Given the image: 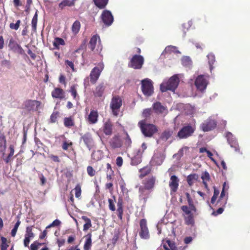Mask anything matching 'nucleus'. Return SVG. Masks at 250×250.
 <instances>
[{"instance_id": "22", "label": "nucleus", "mask_w": 250, "mask_h": 250, "mask_svg": "<svg viewBox=\"0 0 250 250\" xmlns=\"http://www.w3.org/2000/svg\"><path fill=\"white\" fill-rule=\"evenodd\" d=\"M99 117L98 112L97 110H92L87 118V122L90 124H95L97 123Z\"/></svg>"}, {"instance_id": "48", "label": "nucleus", "mask_w": 250, "mask_h": 250, "mask_svg": "<svg viewBox=\"0 0 250 250\" xmlns=\"http://www.w3.org/2000/svg\"><path fill=\"white\" fill-rule=\"evenodd\" d=\"M59 113L58 111L53 112L50 116V122L51 123H55L57 120V118L59 116Z\"/></svg>"}, {"instance_id": "36", "label": "nucleus", "mask_w": 250, "mask_h": 250, "mask_svg": "<svg viewBox=\"0 0 250 250\" xmlns=\"http://www.w3.org/2000/svg\"><path fill=\"white\" fill-rule=\"evenodd\" d=\"M184 218L185 224L188 225H193L194 224V219L193 214L192 213L189 215H184Z\"/></svg>"}, {"instance_id": "52", "label": "nucleus", "mask_w": 250, "mask_h": 250, "mask_svg": "<svg viewBox=\"0 0 250 250\" xmlns=\"http://www.w3.org/2000/svg\"><path fill=\"white\" fill-rule=\"evenodd\" d=\"M74 190L75 191V196L77 198H79L81 195V186L79 184L76 185L74 188Z\"/></svg>"}, {"instance_id": "19", "label": "nucleus", "mask_w": 250, "mask_h": 250, "mask_svg": "<svg viewBox=\"0 0 250 250\" xmlns=\"http://www.w3.org/2000/svg\"><path fill=\"white\" fill-rule=\"evenodd\" d=\"M109 144L112 148H120L122 146V141L118 135H115L109 142Z\"/></svg>"}, {"instance_id": "62", "label": "nucleus", "mask_w": 250, "mask_h": 250, "mask_svg": "<svg viewBox=\"0 0 250 250\" xmlns=\"http://www.w3.org/2000/svg\"><path fill=\"white\" fill-rule=\"evenodd\" d=\"M117 208H123L124 207V201L122 197H119L117 201Z\"/></svg>"}, {"instance_id": "56", "label": "nucleus", "mask_w": 250, "mask_h": 250, "mask_svg": "<svg viewBox=\"0 0 250 250\" xmlns=\"http://www.w3.org/2000/svg\"><path fill=\"white\" fill-rule=\"evenodd\" d=\"M117 213L119 219L122 220L123 218L124 209L123 208H117Z\"/></svg>"}, {"instance_id": "60", "label": "nucleus", "mask_w": 250, "mask_h": 250, "mask_svg": "<svg viewBox=\"0 0 250 250\" xmlns=\"http://www.w3.org/2000/svg\"><path fill=\"white\" fill-rule=\"evenodd\" d=\"M48 157L50 159H51L53 162L58 163L60 162V159H59V157L56 155L51 154L49 155Z\"/></svg>"}, {"instance_id": "40", "label": "nucleus", "mask_w": 250, "mask_h": 250, "mask_svg": "<svg viewBox=\"0 0 250 250\" xmlns=\"http://www.w3.org/2000/svg\"><path fill=\"white\" fill-rule=\"evenodd\" d=\"M34 226H28L26 228L25 236L29 237L31 238H33L35 236V234L33 232V228Z\"/></svg>"}, {"instance_id": "45", "label": "nucleus", "mask_w": 250, "mask_h": 250, "mask_svg": "<svg viewBox=\"0 0 250 250\" xmlns=\"http://www.w3.org/2000/svg\"><path fill=\"white\" fill-rule=\"evenodd\" d=\"M44 243H41L38 241H35L30 245V250H38L39 247L44 245Z\"/></svg>"}, {"instance_id": "1", "label": "nucleus", "mask_w": 250, "mask_h": 250, "mask_svg": "<svg viewBox=\"0 0 250 250\" xmlns=\"http://www.w3.org/2000/svg\"><path fill=\"white\" fill-rule=\"evenodd\" d=\"M138 125L143 134L146 137H151L158 131V127L152 124H147L145 120H141Z\"/></svg>"}, {"instance_id": "51", "label": "nucleus", "mask_w": 250, "mask_h": 250, "mask_svg": "<svg viewBox=\"0 0 250 250\" xmlns=\"http://www.w3.org/2000/svg\"><path fill=\"white\" fill-rule=\"evenodd\" d=\"M88 175L90 177H93L96 174V171L91 166H88L86 168Z\"/></svg>"}, {"instance_id": "29", "label": "nucleus", "mask_w": 250, "mask_h": 250, "mask_svg": "<svg viewBox=\"0 0 250 250\" xmlns=\"http://www.w3.org/2000/svg\"><path fill=\"white\" fill-rule=\"evenodd\" d=\"M185 195L186 196L188 203L189 207V208L191 209V210H193V212H196L197 211V208L194 205L193 201L189 193L188 192H186L185 193Z\"/></svg>"}, {"instance_id": "38", "label": "nucleus", "mask_w": 250, "mask_h": 250, "mask_svg": "<svg viewBox=\"0 0 250 250\" xmlns=\"http://www.w3.org/2000/svg\"><path fill=\"white\" fill-rule=\"evenodd\" d=\"M10 150V153L8 154V156L4 158L3 160L6 164H8L12 160L11 157L13 156L14 153V146L13 145H10L9 147Z\"/></svg>"}, {"instance_id": "42", "label": "nucleus", "mask_w": 250, "mask_h": 250, "mask_svg": "<svg viewBox=\"0 0 250 250\" xmlns=\"http://www.w3.org/2000/svg\"><path fill=\"white\" fill-rule=\"evenodd\" d=\"M142 162V158L139 155L134 156L131 161V165L132 166H137Z\"/></svg>"}, {"instance_id": "63", "label": "nucleus", "mask_w": 250, "mask_h": 250, "mask_svg": "<svg viewBox=\"0 0 250 250\" xmlns=\"http://www.w3.org/2000/svg\"><path fill=\"white\" fill-rule=\"evenodd\" d=\"M31 239V238L29 237L25 236L23 240V245L25 247H29V244Z\"/></svg>"}, {"instance_id": "35", "label": "nucleus", "mask_w": 250, "mask_h": 250, "mask_svg": "<svg viewBox=\"0 0 250 250\" xmlns=\"http://www.w3.org/2000/svg\"><path fill=\"white\" fill-rule=\"evenodd\" d=\"M95 5L100 9H104L108 3V0H93Z\"/></svg>"}, {"instance_id": "34", "label": "nucleus", "mask_w": 250, "mask_h": 250, "mask_svg": "<svg viewBox=\"0 0 250 250\" xmlns=\"http://www.w3.org/2000/svg\"><path fill=\"white\" fill-rule=\"evenodd\" d=\"M65 42L62 38L56 37L54 39V41L53 42V45L54 46V48L57 49H60V45H64Z\"/></svg>"}, {"instance_id": "39", "label": "nucleus", "mask_w": 250, "mask_h": 250, "mask_svg": "<svg viewBox=\"0 0 250 250\" xmlns=\"http://www.w3.org/2000/svg\"><path fill=\"white\" fill-rule=\"evenodd\" d=\"M81 28V23L79 21H76L73 23L72 26V31L74 34L76 35L78 33Z\"/></svg>"}, {"instance_id": "47", "label": "nucleus", "mask_w": 250, "mask_h": 250, "mask_svg": "<svg viewBox=\"0 0 250 250\" xmlns=\"http://www.w3.org/2000/svg\"><path fill=\"white\" fill-rule=\"evenodd\" d=\"M1 244L0 246L1 250H7L9 245L7 244V239L4 237H1Z\"/></svg>"}, {"instance_id": "26", "label": "nucleus", "mask_w": 250, "mask_h": 250, "mask_svg": "<svg viewBox=\"0 0 250 250\" xmlns=\"http://www.w3.org/2000/svg\"><path fill=\"white\" fill-rule=\"evenodd\" d=\"M199 178V176L197 174L193 173L189 174L188 176L187 181L188 184L190 187H191L195 182L197 181Z\"/></svg>"}, {"instance_id": "23", "label": "nucleus", "mask_w": 250, "mask_h": 250, "mask_svg": "<svg viewBox=\"0 0 250 250\" xmlns=\"http://www.w3.org/2000/svg\"><path fill=\"white\" fill-rule=\"evenodd\" d=\"M105 88L104 83H100L96 87L93 92L94 95L96 97H101L104 93Z\"/></svg>"}, {"instance_id": "64", "label": "nucleus", "mask_w": 250, "mask_h": 250, "mask_svg": "<svg viewBox=\"0 0 250 250\" xmlns=\"http://www.w3.org/2000/svg\"><path fill=\"white\" fill-rule=\"evenodd\" d=\"M66 78H65V77L62 75V74H61L60 75V77H59V82L61 83H62L63 84H64V85H66Z\"/></svg>"}, {"instance_id": "24", "label": "nucleus", "mask_w": 250, "mask_h": 250, "mask_svg": "<svg viewBox=\"0 0 250 250\" xmlns=\"http://www.w3.org/2000/svg\"><path fill=\"white\" fill-rule=\"evenodd\" d=\"M225 187H226V183L225 182L223 185V189L221 191L219 200L217 201V204L220 203V206H221L223 207H225V206L227 204V198L225 197Z\"/></svg>"}, {"instance_id": "5", "label": "nucleus", "mask_w": 250, "mask_h": 250, "mask_svg": "<svg viewBox=\"0 0 250 250\" xmlns=\"http://www.w3.org/2000/svg\"><path fill=\"white\" fill-rule=\"evenodd\" d=\"M141 88L143 93L146 96H150L154 92L152 82L149 79H146L141 82Z\"/></svg>"}, {"instance_id": "32", "label": "nucleus", "mask_w": 250, "mask_h": 250, "mask_svg": "<svg viewBox=\"0 0 250 250\" xmlns=\"http://www.w3.org/2000/svg\"><path fill=\"white\" fill-rule=\"evenodd\" d=\"M201 179L203 180V183L205 186V188L208 189V188L207 182H208L210 180V177L208 172L207 171L203 172L201 175Z\"/></svg>"}, {"instance_id": "6", "label": "nucleus", "mask_w": 250, "mask_h": 250, "mask_svg": "<svg viewBox=\"0 0 250 250\" xmlns=\"http://www.w3.org/2000/svg\"><path fill=\"white\" fill-rule=\"evenodd\" d=\"M100 44L101 41L99 36L94 35L90 40L88 47L92 51H94V53H100L102 49Z\"/></svg>"}, {"instance_id": "54", "label": "nucleus", "mask_w": 250, "mask_h": 250, "mask_svg": "<svg viewBox=\"0 0 250 250\" xmlns=\"http://www.w3.org/2000/svg\"><path fill=\"white\" fill-rule=\"evenodd\" d=\"M65 64L67 66L70 67L71 68L72 72H75L76 71L74 67V63L72 62L69 60H66L65 61Z\"/></svg>"}, {"instance_id": "33", "label": "nucleus", "mask_w": 250, "mask_h": 250, "mask_svg": "<svg viewBox=\"0 0 250 250\" xmlns=\"http://www.w3.org/2000/svg\"><path fill=\"white\" fill-rule=\"evenodd\" d=\"M173 133L172 130H165L162 132L160 138L162 140L167 141L172 135Z\"/></svg>"}, {"instance_id": "14", "label": "nucleus", "mask_w": 250, "mask_h": 250, "mask_svg": "<svg viewBox=\"0 0 250 250\" xmlns=\"http://www.w3.org/2000/svg\"><path fill=\"white\" fill-rule=\"evenodd\" d=\"M179 179L176 175H172L170 178L169 187L170 189V194L176 192L179 187Z\"/></svg>"}, {"instance_id": "18", "label": "nucleus", "mask_w": 250, "mask_h": 250, "mask_svg": "<svg viewBox=\"0 0 250 250\" xmlns=\"http://www.w3.org/2000/svg\"><path fill=\"white\" fill-rule=\"evenodd\" d=\"M41 105V102L37 100H28L24 102L25 108L28 110H32L35 109H38Z\"/></svg>"}, {"instance_id": "17", "label": "nucleus", "mask_w": 250, "mask_h": 250, "mask_svg": "<svg viewBox=\"0 0 250 250\" xmlns=\"http://www.w3.org/2000/svg\"><path fill=\"white\" fill-rule=\"evenodd\" d=\"M81 140H83L87 147L90 148L93 146L94 141L92 135L90 132H86L82 136Z\"/></svg>"}, {"instance_id": "28", "label": "nucleus", "mask_w": 250, "mask_h": 250, "mask_svg": "<svg viewBox=\"0 0 250 250\" xmlns=\"http://www.w3.org/2000/svg\"><path fill=\"white\" fill-rule=\"evenodd\" d=\"M77 87L78 84H73L70 86V89L68 91L69 93H71V95H72L74 100H79V96H78L77 93Z\"/></svg>"}, {"instance_id": "30", "label": "nucleus", "mask_w": 250, "mask_h": 250, "mask_svg": "<svg viewBox=\"0 0 250 250\" xmlns=\"http://www.w3.org/2000/svg\"><path fill=\"white\" fill-rule=\"evenodd\" d=\"M81 218L85 222L83 227V230L86 231L92 227L91 221L89 218L85 216H82Z\"/></svg>"}, {"instance_id": "43", "label": "nucleus", "mask_w": 250, "mask_h": 250, "mask_svg": "<svg viewBox=\"0 0 250 250\" xmlns=\"http://www.w3.org/2000/svg\"><path fill=\"white\" fill-rule=\"evenodd\" d=\"M181 210L183 211L184 213L183 214V216L184 215H187L192 214V211L191 209L189 208V207H188L186 205H184L181 206Z\"/></svg>"}, {"instance_id": "37", "label": "nucleus", "mask_w": 250, "mask_h": 250, "mask_svg": "<svg viewBox=\"0 0 250 250\" xmlns=\"http://www.w3.org/2000/svg\"><path fill=\"white\" fill-rule=\"evenodd\" d=\"M38 21V11L35 12L31 21L32 30L33 32L37 31V25Z\"/></svg>"}, {"instance_id": "58", "label": "nucleus", "mask_w": 250, "mask_h": 250, "mask_svg": "<svg viewBox=\"0 0 250 250\" xmlns=\"http://www.w3.org/2000/svg\"><path fill=\"white\" fill-rule=\"evenodd\" d=\"M176 49V47L173 46H167L165 49L166 53H170L172 52H174Z\"/></svg>"}, {"instance_id": "4", "label": "nucleus", "mask_w": 250, "mask_h": 250, "mask_svg": "<svg viewBox=\"0 0 250 250\" xmlns=\"http://www.w3.org/2000/svg\"><path fill=\"white\" fill-rule=\"evenodd\" d=\"M195 131V127L190 125L183 126L178 132L177 137L179 139H187L191 136Z\"/></svg>"}, {"instance_id": "25", "label": "nucleus", "mask_w": 250, "mask_h": 250, "mask_svg": "<svg viewBox=\"0 0 250 250\" xmlns=\"http://www.w3.org/2000/svg\"><path fill=\"white\" fill-rule=\"evenodd\" d=\"M85 237L86 239L83 246V250H90L92 246V234L89 233L85 236Z\"/></svg>"}, {"instance_id": "10", "label": "nucleus", "mask_w": 250, "mask_h": 250, "mask_svg": "<svg viewBox=\"0 0 250 250\" xmlns=\"http://www.w3.org/2000/svg\"><path fill=\"white\" fill-rule=\"evenodd\" d=\"M103 66L101 67H95L91 71L89 75L90 81L92 84H95L99 79L103 70Z\"/></svg>"}, {"instance_id": "55", "label": "nucleus", "mask_w": 250, "mask_h": 250, "mask_svg": "<svg viewBox=\"0 0 250 250\" xmlns=\"http://www.w3.org/2000/svg\"><path fill=\"white\" fill-rule=\"evenodd\" d=\"M61 221L58 219L55 220L51 224L46 227V229H48L53 227H57L60 226Z\"/></svg>"}, {"instance_id": "11", "label": "nucleus", "mask_w": 250, "mask_h": 250, "mask_svg": "<svg viewBox=\"0 0 250 250\" xmlns=\"http://www.w3.org/2000/svg\"><path fill=\"white\" fill-rule=\"evenodd\" d=\"M101 17L102 21L106 26L111 25L113 21V16L111 12L109 10H104L102 12Z\"/></svg>"}, {"instance_id": "44", "label": "nucleus", "mask_w": 250, "mask_h": 250, "mask_svg": "<svg viewBox=\"0 0 250 250\" xmlns=\"http://www.w3.org/2000/svg\"><path fill=\"white\" fill-rule=\"evenodd\" d=\"M152 113V110L151 108H146L144 109L142 112V116L144 118H149Z\"/></svg>"}, {"instance_id": "46", "label": "nucleus", "mask_w": 250, "mask_h": 250, "mask_svg": "<svg viewBox=\"0 0 250 250\" xmlns=\"http://www.w3.org/2000/svg\"><path fill=\"white\" fill-rule=\"evenodd\" d=\"M73 5V3L69 0H63L59 5L60 8L62 9L66 6H70Z\"/></svg>"}, {"instance_id": "31", "label": "nucleus", "mask_w": 250, "mask_h": 250, "mask_svg": "<svg viewBox=\"0 0 250 250\" xmlns=\"http://www.w3.org/2000/svg\"><path fill=\"white\" fill-rule=\"evenodd\" d=\"M151 171V168L149 166H146L140 169L139 172L140 173V174L139 175V178L142 179L145 177L146 176L149 174Z\"/></svg>"}, {"instance_id": "8", "label": "nucleus", "mask_w": 250, "mask_h": 250, "mask_svg": "<svg viewBox=\"0 0 250 250\" xmlns=\"http://www.w3.org/2000/svg\"><path fill=\"white\" fill-rule=\"evenodd\" d=\"M144 59L141 55H135L133 56L128 63V66L135 69H140L144 64Z\"/></svg>"}, {"instance_id": "9", "label": "nucleus", "mask_w": 250, "mask_h": 250, "mask_svg": "<svg viewBox=\"0 0 250 250\" xmlns=\"http://www.w3.org/2000/svg\"><path fill=\"white\" fill-rule=\"evenodd\" d=\"M139 236L142 239H148L150 237L149 232L147 225V221L145 219H141L139 222Z\"/></svg>"}, {"instance_id": "41", "label": "nucleus", "mask_w": 250, "mask_h": 250, "mask_svg": "<svg viewBox=\"0 0 250 250\" xmlns=\"http://www.w3.org/2000/svg\"><path fill=\"white\" fill-rule=\"evenodd\" d=\"M113 198L114 200L110 199V198H109L108 199V202L109 203L108 207H109V209L110 210H111L112 211H114L116 210V208H115V203L116 202V199H115V196H113Z\"/></svg>"}, {"instance_id": "21", "label": "nucleus", "mask_w": 250, "mask_h": 250, "mask_svg": "<svg viewBox=\"0 0 250 250\" xmlns=\"http://www.w3.org/2000/svg\"><path fill=\"white\" fill-rule=\"evenodd\" d=\"M152 107L155 112L157 114H163L167 110V107L163 105L159 102L154 103Z\"/></svg>"}, {"instance_id": "3", "label": "nucleus", "mask_w": 250, "mask_h": 250, "mask_svg": "<svg viewBox=\"0 0 250 250\" xmlns=\"http://www.w3.org/2000/svg\"><path fill=\"white\" fill-rule=\"evenodd\" d=\"M123 104L121 98L118 95L112 97L109 107L114 116L117 117L119 115L120 108Z\"/></svg>"}, {"instance_id": "53", "label": "nucleus", "mask_w": 250, "mask_h": 250, "mask_svg": "<svg viewBox=\"0 0 250 250\" xmlns=\"http://www.w3.org/2000/svg\"><path fill=\"white\" fill-rule=\"evenodd\" d=\"M164 159V158L162 156L155 157L154 160L155 161V164L158 166L161 165L163 163Z\"/></svg>"}, {"instance_id": "27", "label": "nucleus", "mask_w": 250, "mask_h": 250, "mask_svg": "<svg viewBox=\"0 0 250 250\" xmlns=\"http://www.w3.org/2000/svg\"><path fill=\"white\" fill-rule=\"evenodd\" d=\"M63 123L64 125L68 128H71L75 125L74 119L72 116L64 118Z\"/></svg>"}, {"instance_id": "49", "label": "nucleus", "mask_w": 250, "mask_h": 250, "mask_svg": "<svg viewBox=\"0 0 250 250\" xmlns=\"http://www.w3.org/2000/svg\"><path fill=\"white\" fill-rule=\"evenodd\" d=\"M21 22V21L19 20L16 21V23H11L9 25V27L11 29L17 30L20 27Z\"/></svg>"}, {"instance_id": "16", "label": "nucleus", "mask_w": 250, "mask_h": 250, "mask_svg": "<svg viewBox=\"0 0 250 250\" xmlns=\"http://www.w3.org/2000/svg\"><path fill=\"white\" fill-rule=\"evenodd\" d=\"M226 138L230 146L233 147L235 151L239 152L240 148L239 145L236 139L234 138L233 134L231 132H228L226 134Z\"/></svg>"}, {"instance_id": "7", "label": "nucleus", "mask_w": 250, "mask_h": 250, "mask_svg": "<svg viewBox=\"0 0 250 250\" xmlns=\"http://www.w3.org/2000/svg\"><path fill=\"white\" fill-rule=\"evenodd\" d=\"M155 181L156 178L154 176H151L146 178L142 182L144 187H140L139 188V192L141 194H143L145 189L148 190H152L154 187Z\"/></svg>"}, {"instance_id": "2", "label": "nucleus", "mask_w": 250, "mask_h": 250, "mask_svg": "<svg viewBox=\"0 0 250 250\" xmlns=\"http://www.w3.org/2000/svg\"><path fill=\"white\" fill-rule=\"evenodd\" d=\"M180 80L177 75H174L171 77L168 80L163 83L160 85V90L162 92H165L167 90L174 91L177 88Z\"/></svg>"}, {"instance_id": "12", "label": "nucleus", "mask_w": 250, "mask_h": 250, "mask_svg": "<svg viewBox=\"0 0 250 250\" xmlns=\"http://www.w3.org/2000/svg\"><path fill=\"white\" fill-rule=\"evenodd\" d=\"M208 81L204 75H199L195 81V84L197 88L201 91L205 90L208 85Z\"/></svg>"}, {"instance_id": "57", "label": "nucleus", "mask_w": 250, "mask_h": 250, "mask_svg": "<svg viewBox=\"0 0 250 250\" xmlns=\"http://www.w3.org/2000/svg\"><path fill=\"white\" fill-rule=\"evenodd\" d=\"M208 63L211 67L212 65L215 62V57L212 54H209L208 55Z\"/></svg>"}, {"instance_id": "15", "label": "nucleus", "mask_w": 250, "mask_h": 250, "mask_svg": "<svg viewBox=\"0 0 250 250\" xmlns=\"http://www.w3.org/2000/svg\"><path fill=\"white\" fill-rule=\"evenodd\" d=\"M216 127V123L213 120H207L203 123L200 126L201 129L204 132H207L214 129Z\"/></svg>"}, {"instance_id": "59", "label": "nucleus", "mask_w": 250, "mask_h": 250, "mask_svg": "<svg viewBox=\"0 0 250 250\" xmlns=\"http://www.w3.org/2000/svg\"><path fill=\"white\" fill-rule=\"evenodd\" d=\"M224 207L222 206V207L219 208L216 211H213L212 213V215L214 216H217L218 215L222 213L224 211Z\"/></svg>"}, {"instance_id": "50", "label": "nucleus", "mask_w": 250, "mask_h": 250, "mask_svg": "<svg viewBox=\"0 0 250 250\" xmlns=\"http://www.w3.org/2000/svg\"><path fill=\"white\" fill-rule=\"evenodd\" d=\"M166 243L168 245L170 250H178L177 248L176 247L175 243L169 239L166 241Z\"/></svg>"}, {"instance_id": "61", "label": "nucleus", "mask_w": 250, "mask_h": 250, "mask_svg": "<svg viewBox=\"0 0 250 250\" xmlns=\"http://www.w3.org/2000/svg\"><path fill=\"white\" fill-rule=\"evenodd\" d=\"M72 145V142L68 143L67 142L65 141L62 144V148L64 150H67L68 149V147Z\"/></svg>"}, {"instance_id": "13", "label": "nucleus", "mask_w": 250, "mask_h": 250, "mask_svg": "<svg viewBox=\"0 0 250 250\" xmlns=\"http://www.w3.org/2000/svg\"><path fill=\"white\" fill-rule=\"evenodd\" d=\"M113 124L110 119H108L104 122L102 129L106 136H111L113 133Z\"/></svg>"}, {"instance_id": "20", "label": "nucleus", "mask_w": 250, "mask_h": 250, "mask_svg": "<svg viewBox=\"0 0 250 250\" xmlns=\"http://www.w3.org/2000/svg\"><path fill=\"white\" fill-rule=\"evenodd\" d=\"M51 96L53 98L63 99L65 97L63 90L61 88L56 87L51 92Z\"/></svg>"}]
</instances>
